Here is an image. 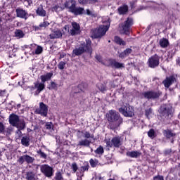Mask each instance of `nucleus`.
Segmentation results:
<instances>
[{"instance_id":"nucleus-30","label":"nucleus","mask_w":180,"mask_h":180,"mask_svg":"<svg viewBox=\"0 0 180 180\" xmlns=\"http://www.w3.org/2000/svg\"><path fill=\"white\" fill-rule=\"evenodd\" d=\"M119 15H126L129 12V6L127 5H124L120 6L117 9Z\"/></svg>"},{"instance_id":"nucleus-59","label":"nucleus","mask_w":180,"mask_h":180,"mask_svg":"<svg viewBox=\"0 0 180 180\" xmlns=\"http://www.w3.org/2000/svg\"><path fill=\"white\" fill-rule=\"evenodd\" d=\"M176 65H179L180 67V57H178L176 59Z\"/></svg>"},{"instance_id":"nucleus-43","label":"nucleus","mask_w":180,"mask_h":180,"mask_svg":"<svg viewBox=\"0 0 180 180\" xmlns=\"http://www.w3.org/2000/svg\"><path fill=\"white\" fill-rule=\"evenodd\" d=\"M52 127H54V126L53 125V122H46L45 129H46V130H51Z\"/></svg>"},{"instance_id":"nucleus-58","label":"nucleus","mask_w":180,"mask_h":180,"mask_svg":"<svg viewBox=\"0 0 180 180\" xmlns=\"http://www.w3.org/2000/svg\"><path fill=\"white\" fill-rule=\"evenodd\" d=\"M119 57L120 58H124V57H127V56L126 53H124V52L123 51L119 54Z\"/></svg>"},{"instance_id":"nucleus-8","label":"nucleus","mask_w":180,"mask_h":180,"mask_svg":"<svg viewBox=\"0 0 180 180\" xmlns=\"http://www.w3.org/2000/svg\"><path fill=\"white\" fill-rule=\"evenodd\" d=\"M40 171L46 178H51L54 175V169L47 164L41 165Z\"/></svg>"},{"instance_id":"nucleus-19","label":"nucleus","mask_w":180,"mask_h":180,"mask_svg":"<svg viewBox=\"0 0 180 180\" xmlns=\"http://www.w3.org/2000/svg\"><path fill=\"white\" fill-rule=\"evenodd\" d=\"M72 29L70 30L71 36H77L78 34V32L81 30V27L79 24L77 23V22H72Z\"/></svg>"},{"instance_id":"nucleus-20","label":"nucleus","mask_w":180,"mask_h":180,"mask_svg":"<svg viewBox=\"0 0 180 180\" xmlns=\"http://www.w3.org/2000/svg\"><path fill=\"white\" fill-rule=\"evenodd\" d=\"M35 12L36 15L37 16H41V18H46V16H47V13L46 12V10H44V8H43V5L41 4L37 7Z\"/></svg>"},{"instance_id":"nucleus-29","label":"nucleus","mask_w":180,"mask_h":180,"mask_svg":"<svg viewBox=\"0 0 180 180\" xmlns=\"http://www.w3.org/2000/svg\"><path fill=\"white\" fill-rule=\"evenodd\" d=\"M25 179L36 180V173L33 171H28L25 173Z\"/></svg>"},{"instance_id":"nucleus-9","label":"nucleus","mask_w":180,"mask_h":180,"mask_svg":"<svg viewBox=\"0 0 180 180\" xmlns=\"http://www.w3.org/2000/svg\"><path fill=\"white\" fill-rule=\"evenodd\" d=\"M159 113L163 117H169V115L172 113V107L167 104H163L160 106L159 109Z\"/></svg>"},{"instance_id":"nucleus-24","label":"nucleus","mask_w":180,"mask_h":180,"mask_svg":"<svg viewBox=\"0 0 180 180\" xmlns=\"http://www.w3.org/2000/svg\"><path fill=\"white\" fill-rule=\"evenodd\" d=\"M85 10L84 9V8L82 7H78L77 8V6H73V7H72V11H70L72 13H74L75 15H82L84 13V11Z\"/></svg>"},{"instance_id":"nucleus-10","label":"nucleus","mask_w":180,"mask_h":180,"mask_svg":"<svg viewBox=\"0 0 180 180\" xmlns=\"http://www.w3.org/2000/svg\"><path fill=\"white\" fill-rule=\"evenodd\" d=\"M148 65L150 68H157L160 65V56L155 54L148 60Z\"/></svg>"},{"instance_id":"nucleus-47","label":"nucleus","mask_w":180,"mask_h":180,"mask_svg":"<svg viewBox=\"0 0 180 180\" xmlns=\"http://www.w3.org/2000/svg\"><path fill=\"white\" fill-rule=\"evenodd\" d=\"M86 15H88V16H91L92 18H96V14L92 13V11H91L89 9H86Z\"/></svg>"},{"instance_id":"nucleus-48","label":"nucleus","mask_w":180,"mask_h":180,"mask_svg":"<svg viewBox=\"0 0 180 180\" xmlns=\"http://www.w3.org/2000/svg\"><path fill=\"white\" fill-rule=\"evenodd\" d=\"M25 6H26L27 8H29V6H30L32 4L33 1H32V0H25Z\"/></svg>"},{"instance_id":"nucleus-40","label":"nucleus","mask_w":180,"mask_h":180,"mask_svg":"<svg viewBox=\"0 0 180 180\" xmlns=\"http://www.w3.org/2000/svg\"><path fill=\"white\" fill-rule=\"evenodd\" d=\"M94 153L96 154H98V155H102V154L105 153V150H103V146H100L98 148H96V150H94Z\"/></svg>"},{"instance_id":"nucleus-34","label":"nucleus","mask_w":180,"mask_h":180,"mask_svg":"<svg viewBox=\"0 0 180 180\" xmlns=\"http://www.w3.org/2000/svg\"><path fill=\"white\" fill-rule=\"evenodd\" d=\"M114 40L115 43L120 46H126V41H123L119 36H115Z\"/></svg>"},{"instance_id":"nucleus-62","label":"nucleus","mask_w":180,"mask_h":180,"mask_svg":"<svg viewBox=\"0 0 180 180\" xmlns=\"http://www.w3.org/2000/svg\"><path fill=\"white\" fill-rule=\"evenodd\" d=\"M64 57H65V55H64V54H60V57H59V59L61 60V58H64Z\"/></svg>"},{"instance_id":"nucleus-12","label":"nucleus","mask_w":180,"mask_h":180,"mask_svg":"<svg viewBox=\"0 0 180 180\" xmlns=\"http://www.w3.org/2000/svg\"><path fill=\"white\" fill-rule=\"evenodd\" d=\"M46 88V85L43 83H40V82L37 81L34 83V86L30 87L31 91H34V89H37L35 91L36 95H39L40 92L44 90Z\"/></svg>"},{"instance_id":"nucleus-18","label":"nucleus","mask_w":180,"mask_h":180,"mask_svg":"<svg viewBox=\"0 0 180 180\" xmlns=\"http://www.w3.org/2000/svg\"><path fill=\"white\" fill-rule=\"evenodd\" d=\"M20 120L19 119V116L16 114L13 113L9 116L8 122L11 126H13V127H15L17 123H19Z\"/></svg>"},{"instance_id":"nucleus-36","label":"nucleus","mask_w":180,"mask_h":180,"mask_svg":"<svg viewBox=\"0 0 180 180\" xmlns=\"http://www.w3.org/2000/svg\"><path fill=\"white\" fill-rule=\"evenodd\" d=\"M49 89H50L51 91H57L58 89V84H57L56 82H51V84L49 86Z\"/></svg>"},{"instance_id":"nucleus-22","label":"nucleus","mask_w":180,"mask_h":180,"mask_svg":"<svg viewBox=\"0 0 180 180\" xmlns=\"http://www.w3.org/2000/svg\"><path fill=\"white\" fill-rule=\"evenodd\" d=\"M65 8L70 10V12L72 10V7L77 6V1L75 0H68L64 4Z\"/></svg>"},{"instance_id":"nucleus-28","label":"nucleus","mask_w":180,"mask_h":180,"mask_svg":"<svg viewBox=\"0 0 180 180\" xmlns=\"http://www.w3.org/2000/svg\"><path fill=\"white\" fill-rule=\"evenodd\" d=\"M140 155H141V153L137 150L127 152V156L131 158H139Z\"/></svg>"},{"instance_id":"nucleus-44","label":"nucleus","mask_w":180,"mask_h":180,"mask_svg":"<svg viewBox=\"0 0 180 180\" xmlns=\"http://www.w3.org/2000/svg\"><path fill=\"white\" fill-rule=\"evenodd\" d=\"M84 137H85L86 139H94V134L91 135V133H89V131H85L84 132Z\"/></svg>"},{"instance_id":"nucleus-35","label":"nucleus","mask_w":180,"mask_h":180,"mask_svg":"<svg viewBox=\"0 0 180 180\" xmlns=\"http://www.w3.org/2000/svg\"><path fill=\"white\" fill-rule=\"evenodd\" d=\"M15 36V37H18V39H23V37H25V33L21 30H16Z\"/></svg>"},{"instance_id":"nucleus-64","label":"nucleus","mask_w":180,"mask_h":180,"mask_svg":"<svg viewBox=\"0 0 180 180\" xmlns=\"http://www.w3.org/2000/svg\"><path fill=\"white\" fill-rule=\"evenodd\" d=\"M20 106H22V105H20V103L18 104V105H17L18 109H19V108H20Z\"/></svg>"},{"instance_id":"nucleus-27","label":"nucleus","mask_w":180,"mask_h":180,"mask_svg":"<svg viewBox=\"0 0 180 180\" xmlns=\"http://www.w3.org/2000/svg\"><path fill=\"white\" fill-rule=\"evenodd\" d=\"M159 44L162 49H167L169 46V41L167 38H162L160 39Z\"/></svg>"},{"instance_id":"nucleus-55","label":"nucleus","mask_w":180,"mask_h":180,"mask_svg":"<svg viewBox=\"0 0 180 180\" xmlns=\"http://www.w3.org/2000/svg\"><path fill=\"white\" fill-rule=\"evenodd\" d=\"M0 96H6V90H0Z\"/></svg>"},{"instance_id":"nucleus-6","label":"nucleus","mask_w":180,"mask_h":180,"mask_svg":"<svg viewBox=\"0 0 180 180\" xmlns=\"http://www.w3.org/2000/svg\"><path fill=\"white\" fill-rule=\"evenodd\" d=\"M133 25H134L133 18L128 17L127 20L122 24H121L123 34L130 36V32H131V26H133Z\"/></svg>"},{"instance_id":"nucleus-13","label":"nucleus","mask_w":180,"mask_h":180,"mask_svg":"<svg viewBox=\"0 0 180 180\" xmlns=\"http://www.w3.org/2000/svg\"><path fill=\"white\" fill-rule=\"evenodd\" d=\"M15 13L17 18H20V19H25V20H27V19H29V13H27V11H26L23 8H16Z\"/></svg>"},{"instance_id":"nucleus-33","label":"nucleus","mask_w":180,"mask_h":180,"mask_svg":"<svg viewBox=\"0 0 180 180\" xmlns=\"http://www.w3.org/2000/svg\"><path fill=\"white\" fill-rule=\"evenodd\" d=\"M78 146L81 147H89L91 146V141L88 139H82L79 141Z\"/></svg>"},{"instance_id":"nucleus-26","label":"nucleus","mask_w":180,"mask_h":180,"mask_svg":"<svg viewBox=\"0 0 180 180\" xmlns=\"http://www.w3.org/2000/svg\"><path fill=\"white\" fill-rule=\"evenodd\" d=\"M53 77V72H48L44 75H41V84H44L46 81H50Z\"/></svg>"},{"instance_id":"nucleus-4","label":"nucleus","mask_w":180,"mask_h":180,"mask_svg":"<svg viewBox=\"0 0 180 180\" xmlns=\"http://www.w3.org/2000/svg\"><path fill=\"white\" fill-rule=\"evenodd\" d=\"M161 95H162V92L160 90H150L142 92L141 96L148 101H155V99H159Z\"/></svg>"},{"instance_id":"nucleus-25","label":"nucleus","mask_w":180,"mask_h":180,"mask_svg":"<svg viewBox=\"0 0 180 180\" xmlns=\"http://www.w3.org/2000/svg\"><path fill=\"white\" fill-rule=\"evenodd\" d=\"M21 144L22 146H25V147H29L30 146V136H29V135L22 136L21 139Z\"/></svg>"},{"instance_id":"nucleus-51","label":"nucleus","mask_w":180,"mask_h":180,"mask_svg":"<svg viewBox=\"0 0 180 180\" xmlns=\"http://www.w3.org/2000/svg\"><path fill=\"white\" fill-rule=\"evenodd\" d=\"M98 89L101 91V92H105L106 91V86H105L104 84H101L98 86Z\"/></svg>"},{"instance_id":"nucleus-56","label":"nucleus","mask_w":180,"mask_h":180,"mask_svg":"<svg viewBox=\"0 0 180 180\" xmlns=\"http://www.w3.org/2000/svg\"><path fill=\"white\" fill-rule=\"evenodd\" d=\"M146 116L148 117L149 115H151V108L147 109L145 110Z\"/></svg>"},{"instance_id":"nucleus-49","label":"nucleus","mask_w":180,"mask_h":180,"mask_svg":"<svg viewBox=\"0 0 180 180\" xmlns=\"http://www.w3.org/2000/svg\"><path fill=\"white\" fill-rule=\"evenodd\" d=\"M72 169L73 172H77V171H78V165H77V163L74 162L72 164Z\"/></svg>"},{"instance_id":"nucleus-61","label":"nucleus","mask_w":180,"mask_h":180,"mask_svg":"<svg viewBox=\"0 0 180 180\" xmlns=\"http://www.w3.org/2000/svg\"><path fill=\"white\" fill-rule=\"evenodd\" d=\"M171 152H172L171 149L167 150L165 151V155H169V154H171Z\"/></svg>"},{"instance_id":"nucleus-16","label":"nucleus","mask_w":180,"mask_h":180,"mask_svg":"<svg viewBox=\"0 0 180 180\" xmlns=\"http://www.w3.org/2000/svg\"><path fill=\"white\" fill-rule=\"evenodd\" d=\"M108 67H111L112 68H123L124 67V65H123V63H120L119 62L116 61V59H112L110 58L108 59Z\"/></svg>"},{"instance_id":"nucleus-38","label":"nucleus","mask_w":180,"mask_h":180,"mask_svg":"<svg viewBox=\"0 0 180 180\" xmlns=\"http://www.w3.org/2000/svg\"><path fill=\"white\" fill-rule=\"evenodd\" d=\"M148 136L150 137V139H155L157 137V134H155V130L154 129H150L148 131Z\"/></svg>"},{"instance_id":"nucleus-39","label":"nucleus","mask_w":180,"mask_h":180,"mask_svg":"<svg viewBox=\"0 0 180 180\" xmlns=\"http://www.w3.org/2000/svg\"><path fill=\"white\" fill-rule=\"evenodd\" d=\"M90 165L91 168H95L98 164H99V160L97 159H90L89 160Z\"/></svg>"},{"instance_id":"nucleus-5","label":"nucleus","mask_w":180,"mask_h":180,"mask_svg":"<svg viewBox=\"0 0 180 180\" xmlns=\"http://www.w3.org/2000/svg\"><path fill=\"white\" fill-rule=\"evenodd\" d=\"M118 110L124 117H133L134 116V108L130 104L122 105Z\"/></svg>"},{"instance_id":"nucleus-21","label":"nucleus","mask_w":180,"mask_h":180,"mask_svg":"<svg viewBox=\"0 0 180 180\" xmlns=\"http://www.w3.org/2000/svg\"><path fill=\"white\" fill-rule=\"evenodd\" d=\"M50 26V22L49 21L44 20V22H41L39 25L34 26V29L36 32L39 30H43Z\"/></svg>"},{"instance_id":"nucleus-54","label":"nucleus","mask_w":180,"mask_h":180,"mask_svg":"<svg viewBox=\"0 0 180 180\" xmlns=\"http://www.w3.org/2000/svg\"><path fill=\"white\" fill-rule=\"evenodd\" d=\"M78 2L81 5H86V4H88V0H78Z\"/></svg>"},{"instance_id":"nucleus-46","label":"nucleus","mask_w":180,"mask_h":180,"mask_svg":"<svg viewBox=\"0 0 180 180\" xmlns=\"http://www.w3.org/2000/svg\"><path fill=\"white\" fill-rule=\"evenodd\" d=\"M66 63L64 61H60L58 65V68L59 70H64V67H65Z\"/></svg>"},{"instance_id":"nucleus-32","label":"nucleus","mask_w":180,"mask_h":180,"mask_svg":"<svg viewBox=\"0 0 180 180\" xmlns=\"http://www.w3.org/2000/svg\"><path fill=\"white\" fill-rule=\"evenodd\" d=\"M89 169V164L86 163L83 166L80 167L79 169V171L82 176H84V172H88Z\"/></svg>"},{"instance_id":"nucleus-3","label":"nucleus","mask_w":180,"mask_h":180,"mask_svg":"<svg viewBox=\"0 0 180 180\" xmlns=\"http://www.w3.org/2000/svg\"><path fill=\"white\" fill-rule=\"evenodd\" d=\"M110 19H108V25H103L98 28H96L92 32V37L94 39H102L105 34H106V32L109 30V27H110Z\"/></svg>"},{"instance_id":"nucleus-42","label":"nucleus","mask_w":180,"mask_h":180,"mask_svg":"<svg viewBox=\"0 0 180 180\" xmlns=\"http://www.w3.org/2000/svg\"><path fill=\"white\" fill-rule=\"evenodd\" d=\"M43 53V47L38 46L35 49L34 54L39 55Z\"/></svg>"},{"instance_id":"nucleus-41","label":"nucleus","mask_w":180,"mask_h":180,"mask_svg":"<svg viewBox=\"0 0 180 180\" xmlns=\"http://www.w3.org/2000/svg\"><path fill=\"white\" fill-rule=\"evenodd\" d=\"M37 154L40 156V158H44V160L47 159V154H46L44 152L41 151V149H39L37 150Z\"/></svg>"},{"instance_id":"nucleus-53","label":"nucleus","mask_w":180,"mask_h":180,"mask_svg":"<svg viewBox=\"0 0 180 180\" xmlns=\"http://www.w3.org/2000/svg\"><path fill=\"white\" fill-rule=\"evenodd\" d=\"M153 180H164V176H161V175L155 176Z\"/></svg>"},{"instance_id":"nucleus-63","label":"nucleus","mask_w":180,"mask_h":180,"mask_svg":"<svg viewBox=\"0 0 180 180\" xmlns=\"http://www.w3.org/2000/svg\"><path fill=\"white\" fill-rule=\"evenodd\" d=\"M22 49H29V45H25L24 46H22Z\"/></svg>"},{"instance_id":"nucleus-37","label":"nucleus","mask_w":180,"mask_h":180,"mask_svg":"<svg viewBox=\"0 0 180 180\" xmlns=\"http://www.w3.org/2000/svg\"><path fill=\"white\" fill-rule=\"evenodd\" d=\"M53 179L64 180V177L63 176V173L60 171H57L55 174V176H54Z\"/></svg>"},{"instance_id":"nucleus-31","label":"nucleus","mask_w":180,"mask_h":180,"mask_svg":"<svg viewBox=\"0 0 180 180\" xmlns=\"http://www.w3.org/2000/svg\"><path fill=\"white\" fill-rule=\"evenodd\" d=\"M163 134L166 139H171V137H175V136H176V134L172 133V131L170 129H165L163 131Z\"/></svg>"},{"instance_id":"nucleus-23","label":"nucleus","mask_w":180,"mask_h":180,"mask_svg":"<svg viewBox=\"0 0 180 180\" xmlns=\"http://www.w3.org/2000/svg\"><path fill=\"white\" fill-rule=\"evenodd\" d=\"M49 37L51 39H61L63 37V32L60 30L54 31L53 33L49 34Z\"/></svg>"},{"instance_id":"nucleus-1","label":"nucleus","mask_w":180,"mask_h":180,"mask_svg":"<svg viewBox=\"0 0 180 180\" xmlns=\"http://www.w3.org/2000/svg\"><path fill=\"white\" fill-rule=\"evenodd\" d=\"M106 117L111 130H115L120 127V124H123V118L120 116V113L115 110H110L106 114Z\"/></svg>"},{"instance_id":"nucleus-57","label":"nucleus","mask_w":180,"mask_h":180,"mask_svg":"<svg viewBox=\"0 0 180 180\" xmlns=\"http://www.w3.org/2000/svg\"><path fill=\"white\" fill-rule=\"evenodd\" d=\"M95 58L98 60L99 63H102V56L101 55H96Z\"/></svg>"},{"instance_id":"nucleus-14","label":"nucleus","mask_w":180,"mask_h":180,"mask_svg":"<svg viewBox=\"0 0 180 180\" xmlns=\"http://www.w3.org/2000/svg\"><path fill=\"white\" fill-rule=\"evenodd\" d=\"M34 158L29 155H24L22 156H20L18 160V162L19 164H24V162H27V164H32L34 162Z\"/></svg>"},{"instance_id":"nucleus-45","label":"nucleus","mask_w":180,"mask_h":180,"mask_svg":"<svg viewBox=\"0 0 180 180\" xmlns=\"http://www.w3.org/2000/svg\"><path fill=\"white\" fill-rule=\"evenodd\" d=\"M0 134H5V125L0 122Z\"/></svg>"},{"instance_id":"nucleus-60","label":"nucleus","mask_w":180,"mask_h":180,"mask_svg":"<svg viewBox=\"0 0 180 180\" xmlns=\"http://www.w3.org/2000/svg\"><path fill=\"white\" fill-rule=\"evenodd\" d=\"M98 3V0H89V4H94Z\"/></svg>"},{"instance_id":"nucleus-11","label":"nucleus","mask_w":180,"mask_h":180,"mask_svg":"<svg viewBox=\"0 0 180 180\" xmlns=\"http://www.w3.org/2000/svg\"><path fill=\"white\" fill-rule=\"evenodd\" d=\"M37 115H41L44 117H47V115L49 113V106L46 105L44 103H39V108L36 110Z\"/></svg>"},{"instance_id":"nucleus-52","label":"nucleus","mask_w":180,"mask_h":180,"mask_svg":"<svg viewBox=\"0 0 180 180\" xmlns=\"http://www.w3.org/2000/svg\"><path fill=\"white\" fill-rule=\"evenodd\" d=\"M136 4H137V1H132L129 2L131 9H134V8H136Z\"/></svg>"},{"instance_id":"nucleus-7","label":"nucleus","mask_w":180,"mask_h":180,"mask_svg":"<svg viewBox=\"0 0 180 180\" xmlns=\"http://www.w3.org/2000/svg\"><path fill=\"white\" fill-rule=\"evenodd\" d=\"M105 143L106 147L108 148H112V147H114L115 148H120V146L122 144V138H120V136H115L111 140H107Z\"/></svg>"},{"instance_id":"nucleus-17","label":"nucleus","mask_w":180,"mask_h":180,"mask_svg":"<svg viewBox=\"0 0 180 180\" xmlns=\"http://www.w3.org/2000/svg\"><path fill=\"white\" fill-rule=\"evenodd\" d=\"M14 127L18 128V134H20V136H23L22 130H25V129H26V122H25V120L19 121L15 125H14Z\"/></svg>"},{"instance_id":"nucleus-15","label":"nucleus","mask_w":180,"mask_h":180,"mask_svg":"<svg viewBox=\"0 0 180 180\" xmlns=\"http://www.w3.org/2000/svg\"><path fill=\"white\" fill-rule=\"evenodd\" d=\"M174 81H176V78L174 75H170L169 77H167L163 81L162 84L165 88H169L172 84H174Z\"/></svg>"},{"instance_id":"nucleus-50","label":"nucleus","mask_w":180,"mask_h":180,"mask_svg":"<svg viewBox=\"0 0 180 180\" xmlns=\"http://www.w3.org/2000/svg\"><path fill=\"white\" fill-rule=\"evenodd\" d=\"M131 51H133V50L130 48H128L124 51V53L125 56H127L131 54Z\"/></svg>"},{"instance_id":"nucleus-2","label":"nucleus","mask_w":180,"mask_h":180,"mask_svg":"<svg viewBox=\"0 0 180 180\" xmlns=\"http://www.w3.org/2000/svg\"><path fill=\"white\" fill-rule=\"evenodd\" d=\"M93 51L92 41L91 39H86L85 41H81L78 47L73 49L72 54L79 57V56H82L84 53H88L91 56Z\"/></svg>"}]
</instances>
